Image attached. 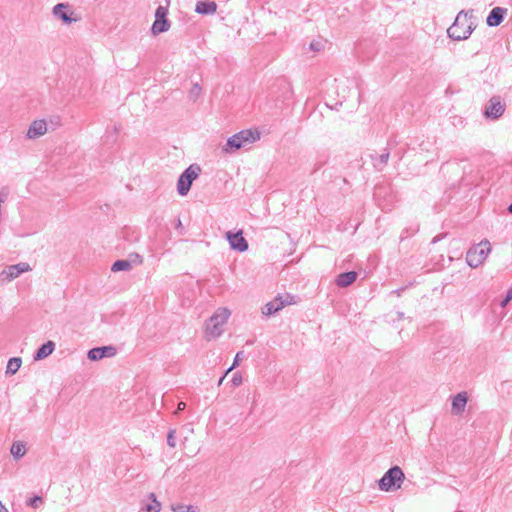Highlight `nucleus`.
<instances>
[{
	"mask_svg": "<svg viewBox=\"0 0 512 512\" xmlns=\"http://www.w3.org/2000/svg\"><path fill=\"white\" fill-rule=\"evenodd\" d=\"M472 17V9L468 11L461 10L456 16L454 23L447 29L448 36L455 41L468 39L476 28L473 22L467 24L468 20Z\"/></svg>",
	"mask_w": 512,
	"mask_h": 512,
	"instance_id": "obj_1",
	"label": "nucleus"
},
{
	"mask_svg": "<svg viewBox=\"0 0 512 512\" xmlns=\"http://www.w3.org/2000/svg\"><path fill=\"white\" fill-rule=\"evenodd\" d=\"M260 139V133L255 130H242L228 138L223 147L225 153H234L246 145L252 144Z\"/></svg>",
	"mask_w": 512,
	"mask_h": 512,
	"instance_id": "obj_2",
	"label": "nucleus"
},
{
	"mask_svg": "<svg viewBox=\"0 0 512 512\" xmlns=\"http://www.w3.org/2000/svg\"><path fill=\"white\" fill-rule=\"evenodd\" d=\"M230 311L227 308L218 309L206 322L205 338L215 339L223 333V325L227 322Z\"/></svg>",
	"mask_w": 512,
	"mask_h": 512,
	"instance_id": "obj_3",
	"label": "nucleus"
},
{
	"mask_svg": "<svg viewBox=\"0 0 512 512\" xmlns=\"http://www.w3.org/2000/svg\"><path fill=\"white\" fill-rule=\"evenodd\" d=\"M404 480L405 474L403 470L395 465L389 468L379 479L378 486L384 492L396 491L401 488Z\"/></svg>",
	"mask_w": 512,
	"mask_h": 512,
	"instance_id": "obj_4",
	"label": "nucleus"
},
{
	"mask_svg": "<svg viewBox=\"0 0 512 512\" xmlns=\"http://www.w3.org/2000/svg\"><path fill=\"white\" fill-rule=\"evenodd\" d=\"M491 251L488 240H483L479 244L472 246L466 254V262L471 268L479 267L487 258Z\"/></svg>",
	"mask_w": 512,
	"mask_h": 512,
	"instance_id": "obj_5",
	"label": "nucleus"
},
{
	"mask_svg": "<svg viewBox=\"0 0 512 512\" xmlns=\"http://www.w3.org/2000/svg\"><path fill=\"white\" fill-rule=\"evenodd\" d=\"M201 168L197 164H192L184 170L177 181V191L179 195L185 196L190 191L193 181L198 177Z\"/></svg>",
	"mask_w": 512,
	"mask_h": 512,
	"instance_id": "obj_6",
	"label": "nucleus"
},
{
	"mask_svg": "<svg viewBox=\"0 0 512 512\" xmlns=\"http://www.w3.org/2000/svg\"><path fill=\"white\" fill-rule=\"evenodd\" d=\"M52 14L56 19L61 20L66 25H69L73 22H78L81 19L80 16L71 10V7L68 3L56 4L52 9Z\"/></svg>",
	"mask_w": 512,
	"mask_h": 512,
	"instance_id": "obj_7",
	"label": "nucleus"
},
{
	"mask_svg": "<svg viewBox=\"0 0 512 512\" xmlns=\"http://www.w3.org/2000/svg\"><path fill=\"white\" fill-rule=\"evenodd\" d=\"M31 266L26 262L7 266L0 272V284L8 283L19 277L22 273L31 271Z\"/></svg>",
	"mask_w": 512,
	"mask_h": 512,
	"instance_id": "obj_8",
	"label": "nucleus"
},
{
	"mask_svg": "<svg viewBox=\"0 0 512 512\" xmlns=\"http://www.w3.org/2000/svg\"><path fill=\"white\" fill-rule=\"evenodd\" d=\"M505 112V104L502 102L500 96H493L490 98L485 106L484 115L489 119H498Z\"/></svg>",
	"mask_w": 512,
	"mask_h": 512,
	"instance_id": "obj_9",
	"label": "nucleus"
},
{
	"mask_svg": "<svg viewBox=\"0 0 512 512\" xmlns=\"http://www.w3.org/2000/svg\"><path fill=\"white\" fill-rule=\"evenodd\" d=\"M226 238L230 244V247L233 249V250H236V251H239V252H244L248 249V242L247 240L243 237V233L242 231H238L236 233H233L231 231H228L226 233Z\"/></svg>",
	"mask_w": 512,
	"mask_h": 512,
	"instance_id": "obj_10",
	"label": "nucleus"
},
{
	"mask_svg": "<svg viewBox=\"0 0 512 512\" xmlns=\"http://www.w3.org/2000/svg\"><path fill=\"white\" fill-rule=\"evenodd\" d=\"M115 354L116 348L114 346H103L90 349L87 356L91 361H98L104 357H112Z\"/></svg>",
	"mask_w": 512,
	"mask_h": 512,
	"instance_id": "obj_11",
	"label": "nucleus"
},
{
	"mask_svg": "<svg viewBox=\"0 0 512 512\" xmlns=\"http://www.w3.org/2000/svg\"><path fill=\"white\" fill-rule=\"evenodd\" d=\"M508 9L503 7H494L487 19L486 23L489 27H497L499 26L502 21L504 20V17L507 15Z\"/></svg>",
	"mask_w": 512,
	"mask_h": 512,
	"instance_id": "obj_12",
	"label": "nucleus"
},
{
	"mask_svg": "<svg viewBox=\"0 0 512 512\" xmlns=\"http://www.w3.org/2000/svg\"><path fill=\"white\" fill-rule=\"evenodd\" d=\"M47 132V123L45 120H35L27 131V137L30 139L38 138Z\"/></svg>",
	"mask_w": 512,
	"mask_h": 512,
	"instance_id": "obj_13",
	"label": "nucleus"
},
{
	"mask_svg": "<svg viewBox=\"0 0 512 512\" xmlns=\"http://www.w3.org/2000/svg\"><path fill=\"white\" fill-rule=\"evenodd\" d=\"M389 156L390 153L387 150H385L382 154H371L370 158L372 160L373 167L377 171H382L388 163Z\"/></svg>",
	"mask_w": 512,
	"mask_h": 512,
	"instance_id": "obj_14",
	"label": "nucleus"
},
{
	"mask_svg": "<svg viewBox=\"0 0 512 512\" xmlns=\"http://www.w3.org/2000/svg\"><path fill=\"white\" fill-rule=\"evenodd\" d=\"M357 279V273L355 271H349L339 274L335 283L338 287L345 288L351 285Z\"/></svg>",
	"mask_w": 512,
	"mask_h": 512,
	"instance_id": "obj_15",
	"label": "nucleus"
},
{
	"mask_svg": "<svg viewBox=\"0 0 512 512\" xmlns=\"http://www.w3.org/2000/svg\"><path fill=\"white\" fill-rule=\"evenodd\" d=\"M217 10V4L213 1H198L195 6V12L198 14H214Z\"/></svg>",
	"mask_w": 512,
	"mask_h": 512,
	"instance_id": "obj_16",
	"label": "nucleus"
},
{
	"mask_svg": "<svg viewBox=\"0 0 512 512\" xmlns=\"http://www.w3.org/2000/svg\"><path fill=\"white\" fill-rule=\"evenodd\" d=\"M467 395L465 392L458 393L452 400V412L460 414L464 411L467 404Z\"/></svg>",
	"mask_w": 512,
	"mask_h": 512,
	"instance_id": "obj_17",
	"label": "nucleus"
},
{
	"mask_svg": "<svg viewBox=\"0 0 512 512\" xmlns=\"http://www.w3.org/2000/svg\"><path fill=\"white\" fill-rule=\"evenodd\" d=\"M54 350H55V343L53 341L49 340L38 348V350L36 351V353L34 355V360L38 361V360L45 359L46 357L51 355Z\"/></svg>",
	"mask_w": 512,
	"mask_h": 512,
	"instance_id": "obj_18",
	"label": "nucleus"
},
{
	"mask_svg": "<svg viewBox=\"0 0 512 512\" xmlns=\"http://www.w3.org/2000/svg\"><path fill=\"white\" fill-rule=\"evenodd\" d=\"M272 304H274L275 308L280 311L283 309L286 305L295 304V296H292L290 294H286L285 296L278 295L275 297L272 301Z\"/></svg>",
	"mask_w": 512,
	"mask_h": 512,
	"instance_id": "obj_19",
	"label": "nucleus"
},
{
	"mask_svg": "<svg viewBox=\"0 0 512 512\" xmlns=\"http://www.w3.org/2000/svg\"><path fill=\"white\" fill-rule=\"evenodd\" d=\"M10 453L14 457L15 460L21 459L26 454V445L22 441L13 442Z\"/></svg>",
	"mask_w": 512,
	"mask_h": 512,
	"instance_id": "obj_20",
	"label": "nucleus"
},
{
	"mask_svg": "<svg viewBox=\"0 0 512 512\" xmlns=\"http://www.w3.org/2000/svg\"><path fill=\"white\" fill-rule=\"evenodd\" d=\"M169 28H170V23H169L168 19H160V20L154 21L151 30H152V33L156 35V34L168 31Z\"/></svg>",
	"mask_w": 512,
	"mask_h": 512,
	"instance_id": "obj_21",
	"label": "nucleus"
},
{
	"mask_svg": "<svg viewBox=\"0 0 512 512\" xmlns=\"http://www.w3.org/2000/svg\"><path fill=\"white\" fill-rule=\"evenodd\" d=\"M22 360L19 357H13L8 360L6 374L14 375L21 367Z\"/></svg>",
	"mask_w": 512,
	"mask_h": 512,
	"instance_id": "obj_22",
	"label": "nucleus"
},
{
	"mask_svg": "<svg viewBox=\"0 0 512 512\" xmlns=\"http://www.w3.org/2000/svg\"><path fill=\"white\" fill-rule=\"evenodd\" d=\"M132 269V263L129 260H117L113 263L111 270L113 272L129 271Z\"/></svg>",
	"mask_w": 512,
	"mask_h": 512,
	"instance_id": "obj_23",
	"label": "nucleus"
},
{
	"mask_svg": "<svg viewBox=\"0 0 512 512\" xmlns=\"http://www.w3.org/2000/svg\"><path fill=\"white\" fill-rule=\"evenodd\" d=\"M149 498L152 500V504H148L146 506L147 512H160L161 510V504L157 501L156 496L154 493H151L149 495Z\"/></svg>",
	"mask_w": 512,
	"mask_h": 512,
	"instance_id": "obj_24",
	"label": "nucleus"
},
{
	"mask_svg": "<svg viewBox=\"0 0 512 512\" xmlns=\"http://www.w3.org/2000/svg\"><path fill=\"white\" fill-rule=\"evenodd\" d=\"M173 512H196L192 505L175 504L172 505Z\"/></svg>",
	"mask_w": 512,
	"mask_h": 512,
	"instance_id": "obj_25",
	"label": "nucleus"
},
{
	"mask_svg": "<svg viewBox=\"0 0 512 512\" xmlns=\"http://www.w3.org/2000/svg\"><path fill=\"white\" fill-rule=\"evenodd\" d=\"M202 88L198 83H194L189 92V97L195 101L201 94Z\"/></svg>",
	"mask_w": 512,
	"mask_h": 512,
	"instance_id": "obj_26",
	"label": "nucleus"
},
{
	"mask_svg": "<svg viewBox=\"0 0 512 512\" xmlns=\"http://www.w3.org/2000/svg\"><path fill=\"white\" fill-rule=\"evenodd\" d=\"M277 312L278 310L275 308L274 304L271 303V301L268 302L262 309V313L267 316L273 315Z\"/></svg>",
	"mask_w": 512,
	"mask_h": 512,
	"instance_id": "obj_27",
	"label": "nucleus"
},
{
	"mask_svg": "<svg viewBox=\"0 0 512 512\" xmlns=\"http://www.w3.org/2000/svg\"><path fill=\"white\" fill-rule=\"evenodd\" d=\"M167 8L163 7V6H159L157 9H156V12H155V20H160V19H167L166 16H167Z\"/></svg>",
	"mask_w": 512,
	"mask_h": 512,
	"instance_id": "obj_28",
	"label": "nucleus"
},
{
	"mask_svg": "<svg viewBox=\"0 0 512 512\" xmlns=\"http://www.w3.org/2000/svg\"><path fill=\"white\" fill-rule=\"evenodd\" d=\"M242 375L239 372H235L232 376L231 383L234 387L239 386L242 383Z\"/></svg>",
	"mask_w": 512,
	"mask_h": 512,
	"instance_id": "obj_29",
	"label": "nucleus"
},
{
	"mask_svg": "<svg viewBox=\"0 0 512 512\" xmlns=\"http://www.w3.org/2000/svg\"><path fill=\"white\" fill-rule=\"evenodd\" d=\"M167 444L174 448L176 446V441H175V430H170L168 435H167Z\"/></svg>",
	"mask_w": 512,
	"mask_h": 512,
	"instance_id": "obj_30",
	"label": "nucleus"
},
{
	"mask_svg": "<svg viewBox=\"0 0 512 512\" xmlns=\"http://www.w3.org/2000/svg\"><path fill=\"white\" fill-rule=\"evenodd\" d=\"M42 502L43 500L40 496H35L29 500L28 505L37 508Z\"/></svg>",
	"mask_w": 512,
	"mask_h": 512,
	"instance_id": "obj_31",
	"label": "nucleus"
},
{
	"mask_svg": "<svg viewBox=\"0 0 512 512\" xmlns=\"http://www.w3.org/2000/svg\"><path fill=\"white\" fill-rule=\"evenodd\" d=\"M310 49L318 52L323 49V43L321 41L314 40L310 43Z\"/></svg>",
	"mask_w": 512,
	"mask_h": 512,
	"instance_id": "obj_32",
	"label": "nucleus"
},
{
	"mask_svg": "<svg viewBox=\"0 0 512 512\" xmlns=\"http://www.w3.org/2000/svg\"><path fill=\"white\" fill-rule=\"evenodd\" d=\"M512 300V288H510L505 296V298L501 301L500 306L502 308L506 307L507 304Z\"/></svg>",
	"mask_w": 512,
	"mask_h": 512,
	"instance_id": "obj_33",
	"label": "nucleus"
},
{
	"mask_svg": "<svg viewBox=\"0 0 512 512\" xmlns=\"http://www.w3.org/2000/svg\"><path fill=\"white\" fill-rule=\"evenodd\" d=\"M243 353L242 352H238L234 358V362H233V365L226 371V374H228L235 366H237L239 364V361H240V357Z\"/></svg>",
	"mask_w": 512,
	"mask_h": 512,
	"instance_id": "obj_34",
	"label": "nucleus"
},
{
	"mask_svg": "<svg viewBox=\"0 0 512 512\" xmlns=\"http://www.w3.org/2000/svg\"><path fill=\"white\" fill-rule=\"evenodd\" d=\"M186 408L185 402H179L177 406V410L175 411V414H178L180 411H183Z\"/></svg>",
	"mask_w": 512,
	"mask_h": 512,
	"instance_id": "obj_35",
	"label": "nucleus"
},
{
	"mask_svg": "<svg viewBox=\"0 0 512 512\" xmlns=\"http://www.w3.org/2000/svg\"><path fill=\"white\" fill-rule=\"evenodd\" d=\"M0 512H7V509L5 508V506L2 504V502L0 501Z\"/></svg>",
	"mask_w": 512,
	"mask_h": 512,
	"instance_id": "obj_36",
	"label": "nucleus"
},
{
	"mask_svg": "<svg viewBox=\"0 0 512 512\" xmlns=\"http://www.w3.org/2000/svg\"><path fill=\"white\" fill-rule=\"evenodd\" d=\"M226 375H227V374L225 373V374H224V375L219 379V381H218V385H219V386L222 384V382H223V380H224V378H225V376H226Z\"/></svg>",
	"mask_w": 512,
	"mask_h": 512,
	"instance_id": "obj_37",
	"label": "nucleus"
},
{
	"mask_svg": "<svg viewBox=\"0 0 512 512\" xmlns=\"http://www.w3.org/2000/svg\"><path fill=\"white\" fill-rule=\"evenodd\" d=\"M176 228H177V229L182 228V223H181V220H180V219H179V220H178V222H177Z\"/></svg>",
	"mask_w": 512,
	"mask_h": 512,
	"instance_id": "obj_38",
	"label": "nucleus"
},
{
	"mask_svg": "<svg viewBox=\"0 0 512 512\" xmlns=\"http://www.w3.org/2000/svg\"><path fill=\"white\" fill-rule=\"evenodd\" d=\"M508 212L512 214V203L508 206Z\"/></svg>",
	"mask_w": 512,
	"mask_h": 512,
	"instance_id": "obj_39",
	"label": "nucleus"
},
{
	"mask_svg": "<svg viewBox=\"0 0 512 512\" xmlns=\"http://www.w3.org/2000/svg\"><path fill=\"white\" fill-rule=\"evenodd\" d=\"M403 291V289H399V290H396L395 293H397L398 295H400V293Z\"/></svg>",
	"mask_w": 512,
	"mask_h": 512,
	"instance_id": "obj_40",
	"label": "nucleus"
}]
</instances>
